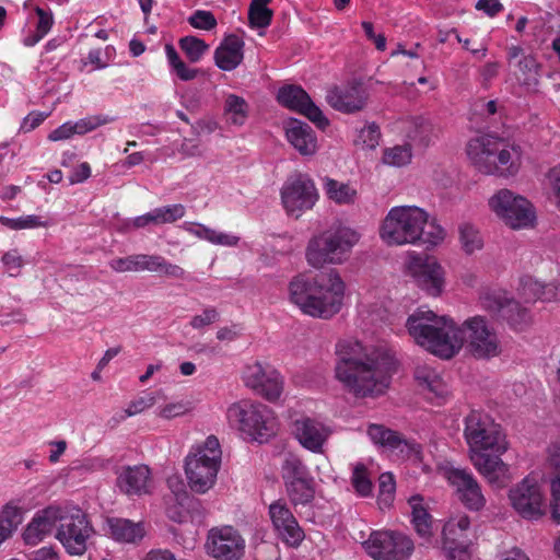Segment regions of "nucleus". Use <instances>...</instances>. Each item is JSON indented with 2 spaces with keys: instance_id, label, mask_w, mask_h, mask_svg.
Returning <instances> with one entry per match:
<instances>
[{
  "instance_id": "obj_1",
  "label": "nucleus",
  "mask_w": 560,
  "mask_h": 560,
  "mask_svg": "<svg viewBox=\"0 0 560 560\" xmlns=\"http://www.w3.org/2000/svg\"><path fill=\"white\" fill-rule=\"evenodd\" d=\"M406 327L417 345L442 359L453 358L465 342L477 359H491L501 353L495 331L479 315L467 318L459 327L452 318L419 308L408 317Z\"/></svg>"
},
{
  "instance_id": "obj_2",
  "label": "nucleus",
  "mask_w": 560,
  "mask_h": 560,
  "mask_svg": "<svg viewBox=\"0 0 560 560\" xmlns=\"http://www.w3.org/2000/svg\"><path fill=\"white\" fill-rule=\"evenodd\" d=\"M335 378L343 389L364 398L382 394L389 385L394 360L385 351H368L358 340L345 339L335 348Z\"/></svg>"
},
{
  "instance_id": "obj_3",
  "label": "nucleus",
  "mask_w": 560,
  "mask_h": 560,
  "mask_svg": "<svg viewBox=\"0 0 560 560\" xmlns=\"http://www.w3.org/2000/svg\"><path fill=\"white\" fill-rule=\"evenodd\" d=\"M346 284L336 270L299 275L289 284L290 299L303 314L328 319L342 306Z\"/></svg>"
},
{
  "instance_id": "obj_4",
  "label": "nucleus",
  "mask_w": 560,
  "mask_h": 560,
  "mask_svg": "<svg viewBox=\"0 0 560 560\" xmlns=\"http://www.w3.org/2000/svg\"><path fill=\"white\" fill-rule=\"evenodd\" d=\"M381 237L388 245H427L433 247L445 238V230L429 213L416 206L392 208L385 217Z\"/></svg>"
},
{
  "instance_id": "obj_5",
  "label": "nucleus",
  "mask_w": 560,
  "mask_h": 560,
  "mask_svg": "<svg viewBox=\"0 0 560 560\" xmlns=\"http://www.w3.org/2000/svg\"><path fill=\"white\" fill-rule=\"evenodd\" d=\"M466 152L478 171L487 175L510 177L521 167V148L492 135L470 139Z\"/></svg>"
},
{
  "instance_id": "obj_6",
  "label": "nucleus",
  "mask_w": 560,
  "mask_h": 560,
  "mask_svg": "<svg viewBox=\"0 0 560 560\" xmlns=\"http://www.w3.org/2000/svg\"><path fill=\"white\" fill-rule=\"evenodd\" d=\"M359 238V233L351 228L332 226L310 240L305 252L306 260L314 268L342 264Z\"/></svg>"
},
{
  "instance_id": "obj_7",
  "label": "nucleus",
  "mask_w": 560,
  "mask_h": 560,
  "mask_svg": "<svg viewBox=\"0 0 560 560\" xmlns=\"http://www.w3.org/2000/svg\"><path fill=\"white\" fill-rule=\"evenodd\" d=\"M55 538L70 556H82L95 530L85 512L77 505H58Z\"/></svg>"
},
{
  "instance_id": "obj_8",
  "label": "nucleus",
  "mask_w": 560,
  "mask_h": 560,
  "mask_svg": "<svg viewBox=\"0 0 560 560\" xmlns=\"http://www.w3.org/2000/svg\"><path fill=\"white\" fill-rule=\"evenodd\" d=\"M221 455L219 440L214 435H210L196 453L186 457L185 472L191 490L205 493L214 485Z\"/></svg>"
},
{
  "instance_id": "obj_9",
  "label": "nucleus",
  "mask_w": 560,
  "mask_h": 560,
  "mask_svg": "<svg viewBox=\"0 0 560 560\" xmlns=\"http://www.w3.org/2000/svg\"><path fill=\"white\" fill-rule=\"evenodd\" d=\"M464 436L470 455L476 453H505L508 442L500 424L487 413L472 410L465 418Z\"/></svg>"
},
{
  "instance_id": "obj_10",
  "label": "nucleus",
  "mask_w": 560,
  "mask_h": 560,
  "mask_svg": "<svg viewBox=\"0 0 560 560\" xmlns=\"http://www.w3.org/2000/svg\"><path fill=\"white\" fill-rule=\"evenodd\" d=\"M230 422L254 440L262 441L276 431V418L272 410L261 404L250 400H241L228 409Z\"/></svg>"
},
{
  "instance_id": "obj_11",
  "label": "nucleus",
  "mask_w": 560,
  "mask_h": 560,
  "mask_svg": "<svg viewBox=\"0 0 560 560\" xmlns=\"http://www.w3.org/2000/svg\"><path fill=\"white\" fill-rule=\"evenodd\" d=\"M489 207L505 225L513 230L529 228L536 219L533 205L525 197L506 188L498 190L490 197Z\"/></svg>"
},
{
  "instance_id": "obj_12",
  "label": "nucleus",
  "mask_w": 560,
  "mask_h": 560,
  "mask_svg": "<svg viewBox=\"0 0 560 560\" xmlns=\"http://www.w3.org/2000/svg\"><path fill=\"white\" fill-rule=\"evenodd\" d=\"M365 549L375 560H408L415 545L410 537L398 532H374Z\"/></svg>"
},
{
  "instance_id": "obj_13",
  "label": "nucleus",
  "mask_w": 560,
  "mask_h": 560,
  "mask_svg": "<svg viewBox=\"0 0 560 560\" xmlns=\"http://www.w3.org/2000/svg\"><path fill=\"white\" fill-rule=\"evenodd\" d=\"M368 435L372 442L401 459H410L417 463L423 462V450L421 444L408 440L397 431L382 424H370Z\"/></svg>"
},
{
  "instance_id": "obj_14",
  "label": "nucleus",
  "mask_w": 560,
  "mask_h": 560,
  "mask_svg": "<svg viewBox=\"0 0 560 560\" xmlns=\"http://www.w3.org/2000/svg\"><path fill=\"white\" fill-rule=\"evenodd\" d=\"M245 385L269 401H276L283 392V378L270 364L255 362L243 371Z\"/></svg>"
},
{
  "instance_id": "obj_15",
  "label": "nucleus",
  "mask_w": 560,
  "mask_h": 560,
  "mask_svg": "<svg viewBox=\"0 0 560 560\" xmlns=\"http://www.w3.org/2000/svg\"><path fill=\"white\" fill-rule=\"evenodd\" d=\"M206 547L215 560H240L245 551V540L232 526L214 527L209 530Z\"/></svg>"
},
{
  "instance_id": "obj_16",
  "label": "nucleus",
  "mask_w": 560,
  "mask_h": 560,
  "mask_svg": "<svg viewBox=\"0 0 560 560\" xmlns=\"http://www.w3.org/2000/svg\"><path fill=\"white\" fill-rule=\"evenodd\" d=\"M281 199L287 212L299 218L303 211L315 205L317 200L315 185L306 176L298 175L284 184Z\"/></svg>"
},
{
  "instance_id": "obj_17",
  "label": "nucleus",
  "mask_w": 560,
  "mask_h": 560,
  "mask_svg": "<svg viewBox=\"0 0 560 560\" xmlns=\"http://www.w3.org/2000/svg\"><path fill=\"white\" fill-rule=\"evenodd\" d=\"M509 500L523 518L537 520L544 514V498L540 488L528 477L510 489Z\"/></svg>"
},
{
  "instance_id": "obj_18",
  "label": "nucleus",
  "mask_w": 560,
  "mask_h": 560,
  "mask_svg": "<svg viewBox=\"0 0 560 560\" xmlns=\"http://www.w3.org/2000/svg\"><path fill=\"white\" fill-rule=\"evenodd\" d=\"M445 478L455 489L459 501L470 511L478 512L486 505L481 486L471 471L464 468L451 467L445 469Z\"/></svg>"
},
{
  "instance_id": "obj_19",
  "label": "nucleus",
  "mask_w": 560,
  "mask_h": 560,
  "mask_svg": "<svg viewBox=\"0 0 560 560\" xmlns=\"http://www.w3.org/2000/svg\"><path fill=\"white\" fill-rule=\"evenodd\" d=\"M409 271L416 284L428 295L439 296L445 287V272L434 257H413Z\"/></svg>"
},
{
  "instance_id": "obj_20",
  "label": "nucleus",
  "mask_w": 560,
  "mask_h": 560,
  "mask_svg": "<svg viewBox=\"0 0 560 560\" xmlns=\"http://www.w3.org/2000/svg\"><path fill=\"white\" fill-rule=\"evenodd\" d=\"M277 98L281 105L304 115L318 128L324 129L329 125V120L320 108L301 86L293 84L282 86L278 91Z\"/></svg>"
},
{
  "instance_id": "obj_21",
  "label": "nucleus",
  "mask_w": 560,
  "mask_h": 560,
  "mask_svg": "<svg viewBox=\"0 0 560 560\" xmlns=\"http://www.w3.org/2000/svg\"><path fill=\"white\" fill-rule=\"evenodd\" d=\"M272 525L281 540L290 547H299L305 538L304 530L287 504L276 501L269 506Z\"/></svg>"
},
{
  "instance_id": "obj_22",
  "label": "nucleus",
  "mask_w": 560,
  "mask_h": 560,
  "mask_svg": "<svg viewBox=\"0 0 560 560\" xmlns=\"http://www.w3.org/2000/svg\"><path fill=\"white\" fill-rule=\"evenodd\" d=\"M292 432L299 443L312 453H322L330 435L326 424L307 416H302L292 422Z\"/></svg>"
},
{
  "instance_id": "obj_23",
  "label": "nucleus",
  "mask_w": 560,
  "mask_h": 560,
  "mask_svg": "<svg viewBox=\"0 0 560 560\" xmlns=\"http://www.w3.org/2000/svg\"><path fill=\"white\" fill-rule=\"evenodd\" d=\"M502 454L480 452L470 455L475 468L494 488H504L512 479L509 465L501 459Z\"/></svg>"
},
{
  "instance_id": "obj_24",
  "label": "nucleus",
  "mask_w": 560,
  "mask_h": 560,
  "mask_svg": "<svg viewBox=\"0 0 560 560\" xmlns=\"http://www.w3.org/2000/svg\"><path fill=\"white\" fill-rule=\"evenodd\" d=\"M326 101L338 112L353 114L365 107L368 93L360 83H352L330 89L327 92Z\"/></svg>"
},
{
  "instance_id": "obj_25",
  "label": "nucleus",
  "mask_w": 560,
  "mask_h": 560,
  "mask_svg": "<svg viewBox=\"0 0 560 560\" xmlns=\"http://www.w3.org/2000/svg\"><path fill=\"white\" fill-rule=\"evenodd\" d=\"M58 505H49L38 511L23 532V540L28 546H36L50 534L57 524Z\"/></svg>"
},
{
  "instance_id": "obj_26",
  "label": "nucleus",
  "mask_w": 560,
  "mask_h": 560,
  "mask_svg": "<svg viewBox=\"0 0 560 560\" xmlns=\"http://www.w3.org/2000/svg\"><path fill=\"white\" fill-rule=\"evenodd\" d=\"M244 42L236 35H230L214 50L215 66L223 71L236 69L243 61Z\"/></svg>"
},
{
  "instance_id": "obj_27",
  "label": "nucleus",
  "mask_w": 560,
  "mask_h": 560,
  "mask_svg": "<svg viewBox=\"0 0 560 560\" xmlns=\"http://www.w3.org/2000/svg\"><path fill=\"white\" fill-rule=\"evenodd\" d=\"M287 139L300 154L308 156L317 151V138L312 127L300 120H292L287 128Z\"/></svg>"
},
{
  "instance_id": "obj_28",
  "label": "nucleus",
  "mask_w": 560,
  "mask_h": 560,
  "mask_svg": "<svg viewBox=\"0 0 560 560\" xmlns=\"http://www.w3.org/2000/svg\"><path fill=\"white\" fill-rule=\"evenodd\" d=\"M150 469L145 465L125 468L117 478L120 490L127 494H142L148 491Z\"/></svg>"
},
{
  "instance_id": "obj_29",
  "label": "nucleus",
  "mask_w": 560,
  "mask_h": 560,
  "mask_svg": "<svg viewBox=\"0 0 560 560\" xmlns=\"http://www.w3.org/2000/svg\"><path fill=\"white\" fill-rule=\"evenodd\" d=\"M481 308L498 317L501 312L516 310V301L506 291L499 288H485L479 293Z\"/></svg>"
},
{
  "instance_id": "obj_30",
  "label": "nucleus",
  "mask_w": 560,
  "mask_h": 560,
  "mask_svg": "<svg viewBox=\"0 0 560 560\" xmlns=\"http://www.w3.org/2000/svg\"><path fill=\"white\" fill-rule=\"evenodd\" d=\"M107 526L110 536L119 542L135 544L140 541L145 535V529L141 522L135 523L127 518H108Z\"/></svg>"
},
{
  "instance_id": "obj_31",
  "label": "nucleus",
  "mask_w": 560,
  "mask_h": 560,
  "mask_svg": "<svg viewBox=\"0 0 560 560\" xmlns=\"http://www.w3.org/2000/svg\"><path fill=\"white\" fill-rule=\"evenodd\" d=\"M182 228L189 234L200 240H205L213 245L233 247L236 246L240 242V237L234 234L220 232L201 223L185 222Z\"/></svg>"
},
{
  "instance_id": "obj_32",
  "label": "nucleus",
  "mask_w": 560,
  "mask_h": 560,
  "mask_svg": "<svg viewBox=\"0 0 560 560\" xmlns=\"http://www.w3.org/2000/svg\"><path fill=\"white\" fill-rule=\"evenodd\" d=\"M139 271L158 272L174 279H184L186 271L161 255L139 254Z\"/></svg>"
},
{
  "instance_id": "obj_33",
  "label": "nucleus",
  "mask_w": 560,
  "mask_h": 560,
  "mask_svg": "<svg viewBox=\"0 0 560 560\" xmlns=\"http://www.w3.org/2000/svg\"><path fill=\"white\" fill-rule=\"evenodd\" d=\"M411 508V523L416 533L423 539L430 540L432 537V516L428 510L422 505V498L413 495L409 499Z\"/></svg>"
},
{
  "instance_id": "obj_34",
  "label": "nucleus",
  "mask_w": 560,
  "mask_h": 560,
  "mask_svg": "<svg viewBox=\"0 0 560 560\" xmlns=\"http://www.w3.org/2000/svg\"><path fill=\"white\" fill-rule=\"evenodd\" d=\"M521 294L526 302L544 301L549 302L557 295V288L551 284H545L532 277H525L521 280Z\"/></svg>"
},
{
  "instance_id": "obj_35",
  "label": "nucleus",
  "mask_w": 560,
  "mask_h": 560,
  "mask_svg": "<svg viewBox=\"0 0 560 560\" xmlns=\"http://www.w3.org/2000/svg\"><path fill=\"white\" fill-rule=\"evenodd\" d=\"M470 518L466 514L451 517L443 526V545L469 541Z\"/></svg>"
},
{
  "instance_id": "obj_36",
  "label": "nucleus",
  "mask_w": 560,
  "mask_h": 560,
  "mask_svg": "<svg viewBox=\"0 0 560 560\" xmlns=\"http://www.w3.org/2000/svg\"><path fill=\"white\" fill-rule=\"evenodd\" d=\"M37 22L34 31H30L22 39L26 47H33L39 43L51 30L54 25V15L50 10H45L40 7L35 8Z\"/></svg>"
},
{
  "instance_id": "obj_37",
  "label": "nucleus",
  "mask_w": 560,
  "mask_h": 560,
  "mask_svg": "<svg viewBox=\"0 0 560 560\" xmlns=\"http://www.w3.org/2000/svg\"><path fill=\"white\" fill-rule=\"evenodd\" d=\"M223 112L232 125L243 126L249 114V105L244 97L228 94L224 100Z\"/></svg>"
},
{
  "instance_id": "obj_38",
  "label": "nucleus",
  "mask_w": 560,
  "mask_h": 560,
  "mask_svg": "<svg viewBox=\"0 0 560 560\" xmlns=\"http://www.w3.org/2000/svg\"><path fill=\"white\" fill-rule=\"evenodd\" d=\"M514 66L518 69L516 79L521 85L533 88L538 84L540 65L533 55L523 56Z\"/></svg>"
},
{
  "instance_id": "obj_39",
  "label": "nucleus",
  "mask_w": 560,
  "mask_h": 560,
  "mask_svg": "<svg viewBox=\"0 0 560 560\" xmlns=\"http://www.w3.org/2000/svg\"><path fill=\"white\" fill-rule=\"evenodd\" d=\"M21 509L8 503L0 512V546L8 540L22 523Z\"/></svg>"
},
{
  "instance_id": "obj_40",
  "label": "nucleus",
  "mask_w": 560,
  "mask_h": 560,
  "mask_svg": "<svg viewBox=\"0 0 560 560\" xmlns=\"http://www.w3.org/2000/svg\"><path fill=\"white\" fill-rule=\"evenodd\" d=\"M287 493L294 505H305L314 499V479L313 477L299 481H288L285 483Z\"/></svg>"
},
{
  "instance_id": "obj_41",
  "label": "nucleus",
  "mask_w": 560,
  "mask_h": 560,
  "mask_svg": "<svg viewBox=\"0 0 560 560\" xmlns=\"http://www.w3.org/2000/svg\"><path fill=\"white\" fill-rule=\"evenodd\" d=\"M415 377L419 385L427 388L438 397L445 395V385L439 373L429 366H418L415 371Z\"/></svg>"
},
{
  "instance_id": "obj_42",
  "label": "nucleus",
  "mask_w": 560,
  "mask_h": 560,
  "mask_svg": "<svg viewBox=\"0 0 560 560\" xmlns=\"http://www.w3.org/2000/svg\"><path fill=\"white\" fill-rule=\"evenodd\" d=\"M281 470L284 485L288 483V481H299L312 477L301 458L294 454H288L285 456Z\"/></svg>"
},
{
  "instance_id": "obj_43",
  "label": "nucleus",
  "mask_w": 560,
  "mask_h": 560,
  "mask_svg": "<svg viewBox=\"0 0 560 560\" xmlns=\"http://www.w3.org/2000/svg\"><path fill=\"white\" fill-rule=\"evenodd\" d=\"M325 189L328 197L337 203H351L357 196V190L350 185L331 178H326Z\"/></svg>"
},
{
  "instance_id": "obj_44",
  "label": "nucleus",
  "mask_w": 560,
  "mask_h": 560,
  "mask_svg": "<svg viewBox=\"0 0 560 560\" xmlns=\"http://www.w3.org/2000/svg\"><path fill=\"white\" fill-rule=\"evenodd\" d=\"M155 225L174 223L182 219L186 213V208L182 203H173L152 209Z\"/></svg>"
},
{
  "instance_id": "obj_45",
  "label": "nucleus",
  "mask_w": 560,
  "mask_h": 560,
  "mask_svg": "<svg viewBox=\"0 0 560 560\" xmlns=\"http://www.w3.org/2000/svg\"><path fill=\"white\" fill-rule=\"evenodd\" d=\"M179 47L190 62H198L209 49V45L196 36L180 38Z\"/></svg>"
},
{
  "instance_id": "obj_46",
  "label": "nucleus",
  "mask_w": 560,
  "mask_h": 560,
  "mask_svg": "<svg viewBox=\"0 0 560 560\" xmlns=\"http://www.w3.org/2000/svg\"><path fill=\"white\" fill-rule=\"evenodd\" d=\"M351 482L357 493L361 497H370L373 491V483L369 476L368 468L362 463H357L353 467Z\"/></svg>"
},
{
  "instance_id": "obj_47",
  "label": "nucleus",
  "mask_w": 560,
  "mask_h": 560,
  "mask_svg": "<svg viewBox=\"0 0 560 560\" xmlns=\"http://www.w3.org/2000/svg\"><path fill=\"white\" fill-rule=\"evenodd\" d=\"M0 222L7 228L15 231L46 228L48 225L47 221L35 214L22 215L19 218L1 217Z\"/></svg>"
},
{
  "instance_id": "obj_48",
  "label": "nucleus",
  "mask_w": 560,
  "mask_h": 560,
  "mask_svg": "<svg viewBox=\"0 0 560 560\" xmlns=\"http://www.w3.org/2000/svg\"><path fill=\"white\" fill-rule=\"evenodd\" d=\"M459 240L463 249L467 254H471L482 247V238L478 230L469 223L459 226Z\"/></svg>"
},
{
  "instance_id": "obj_49",
  "label": "nucleus",
  "mask_w": 560,
  "mask_h": 560,
  "mask_svg": "<svg viewBox=\"0 0 560 560\" xmlns=\"http://www.w3.org/2000/svg\"><path fill=\"white\" fill-rule=\"evenodd\" d=\"M411 147L409 144L395 145L384 151L383 162L390 166H404L411 161Z\"/></svg>"
},
{
  "instance_id": "obj_50",
  "label": "nucleus",
  "mask_w": 560,
  "mask_h": 560,
  "mask_svg": "<svg viewBox=\"0 0 560 560\" xmlns=\"http://www.w3.org/2000/svg\"><path fill=\"white\" fill-rule=\"evenodd\" d=\"M498 318L505 320L515 330H523L530 322V314L527 308L516 301V310L511 308L510 312H501Z\"/></svg>"
},
{
  "instance_id": "obj_51",
  "label": "nucleus",
  "mask_w": 560,
  "mask_h": 560,
  "mask_svg": "<svg viewBox=\"0 0 560 560\" xmlns=\"http://www.w3.org/2000/svg\"><path fill=\"white\" fill-rule=\"evenodd\" d=\"M396 481L392 472H383L378 478V503L389 506L394 500Z\"/></svg>"
},
{
  "instance_id": "obj_52",
  "label": "nucleus",
  "mask_w": 560,
  "mask_h": 560,
  "mask_svg": "<svg viewBox=\"0 0 560 560\" xmlns=\"http://www.w3.org/2000/svg\"><path fill=\"white\" fill-rule=\"evenodd\" d=\"M112 121L114 118L107 115H93L73 122V128L77 135H85Z\"/></svg>"
},
{
  "instance_id": "obj_53",
  "label": "nucleus",
  "mask_w": 560,
  "mask_h": 560,
  "mask_svg": "<svg viewBox=\"0 0 560 560\" xmlns=\"http://www.w3.org/2000/svg\"><path fill=\"white\" fill-rule=\"evenodd\" d=\"M273 12L269 8L249 5L248 20L252 27L266 28L270 25Z\"/></svg>"
},
{
  "instance_id": "obj_54",
  "label": "nucleus",
  "mask_w": 560,
  "mask_h": 560,
  "mask_svg": "<svg viewBox=\"0 0 560 560\" xmlns=\"http://www.w3.org/2000/svg\"><path fill=\"white\" fill-rule=\"evenodd\" d=\"M381 139L380 127L375 124H369L360 130L358 141L366 149H375Z\"/></svg>"
},
{
  "instance_id": "obj_55",
  "label": "nucleus",
  "mask_w": 560,
  "mask_h": 560,
  "mask_svg": "<svg viewBox=\"0 0 560 560\" xmlns=\"http://www.w3.org/2000/svg\"><path fill=\"white\" fill-rule=\"evenodd\" d=\"M189 24L199 30L210 31L215 27L217 20L210 11L197 10L188 18Z\"/></svg>"
},
{
  "instance_id": "obj_56",
  "label": "nucleus",
  "mask_w": 560,
  "mask_h": 560,
  "mask_svg": "<svg viewBox=\"0 0 560 560\" xmlns=\"http://www.w3.org/2000/svg\"><path fill=\"white\" fill-rule=\"evenodd\" d=\"M108 265L115 272H139V254L114 258Z\"/></svg>"
},
{
  "instance_id": "obj_57",
  "label": "nucleus",
  "mask_w": 560,
  "mask_h": 560,
  "mask_svg": "<svg viewBox=\"0 0 560 560\" xmlns=\"http://www.w3.org/2000/svg\"><path fill=\"white\" fill-rule=\"evenodd\" d=\"M156 399L153 393L145 394L144 396H141L128 405V407L124 411V416H121V419H126L128 417L138 415L145 409L152 407L155 404Z\"/></svg>"
},
{
  "instance_id": "obj_58",
  "label": "nucleus",
  "mask_w": 560,
  "mask_h": 560,
  "mask_svg": "<svg viewBox=\"0 0 560 560\" xmlns=\"http://www.w3.org/2000/svg\"><path fill=\"white\" fill-rule=\"evenodd\" d=\"M218 319V311L214 307L209 306L205 308L201 314L192 316L189 324L194 329H201L205 326L213 324Z\"/></svg>"
},
{
  "instance_id": "obj_59",
  "label": "nucleus",
  "mask_w": 560,
  "mask_h": 560,
  "mask_svg": "<svg viewBox=\"0 0 560 560\" xmlns=\"http://www.w3.org/2000/svg\"><path fill=\"white\" fill-rule=\"evenodd\" d=\"M443 549L446 551L450 560H470L468 541L444 544Z\"/></svg>"
},
{
  "instance_id": "obj_60",
  "label": "nucleus",
  "mask_w": 560,
  "mask_h": 560,
  "mask_svg": "<svg viewBox=\"0 0 560 560\" xmlns=\"http://www.w3.org/2000/svg\"><path fill=\"white\" fill-rule=\"evenodd\" d=\"M2 261L7 266L10 276H16L22 267V257L18 250H10L2 256Z\"/></svg>"
},
{
  "instance_id": "obj_61",
  "label": "nucleus",
  "mask_w": 560,
  "mask_h": 560,
  "mask_svg": "<svg viewBox=\"0 0 560 560\" xmlns=\"http://www.w3.org/2000/svg\"><path fill=\"white\" fill-rule=\"evenodd\" d=\"M187 410V406L183 402H171L160 409L159 416L165 419H172L185 415Z\"/></svg>"
},
{
  "instance_id": "obj_62",
  "label": "nucleus",
  "mask_w": 560,
  "mask_h": 560,
  "mask_svg": "<svg viewBox=\"0 0 560 560\" xmlns=\"http://www.w3.org/2000/svg\"><path fill=\"white\" fill-rule=\"evenodd\" d=\"M476 9L493 18L502 12L504 8L500 0H478Z\"/></svg>"
},
{
  "instance_id": "obj_63",
  "label": "nucleus",
  "mask_w": 560,
  "mask_h": 560,
  "mask_svg": "<svg viewBox=\"0 0 560 560\" xmlns=\"http://www.w3.org/2000/svg\"><path fill=\"white\" fill-rule=\"evenodd\" d=\"M73 135H77L73 128V122L67 121L59 126L58 128L54 129L48 135V140L50 141H60V140H67L71 138Z\"/></svg>"
},
{
  "instance_id": "obj_64",
  "label": "nucleus",
  "mask_w": 560,
  "mask_h": 560,
  "mask_svg": "<svg viewBox=\"0 0 560 560\" xmlns=\"http://www.w3.org/2000/svg\"><path fill=\"white\" fill-rule=\"evenodd\" d=\"M91 176V166L88 162L79 164L70 174L69 182L71 185L85 182Z\"/></svg>"
}]
</instances>
